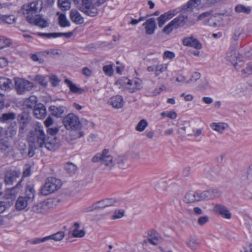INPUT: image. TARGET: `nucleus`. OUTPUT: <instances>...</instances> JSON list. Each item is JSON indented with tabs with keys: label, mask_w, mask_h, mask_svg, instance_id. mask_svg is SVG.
Here are the masks:
<instances>
[{
	"label": "nucleus",
	"mask_w": 252,
	"mask_h": 252,
	"mask_svg": "<svg viewBox=\"0 0 252 252\" xmlns=\"http://www.w3.org/2000/svg\"><path fill=\"white\" fill-rule=\"evenodd\" d=\"M43 126L37 123L28 133L27 139L29 146L34 149H38L39 145L43 143L45 136Z\"/></svg>",
	"instance_id": "nucleus-1"
},
{
	"label": "nucleus",
	"mask_w": 252,
	"mask_h": 252,
	"mask_svg": "<svg viewBox=\"0 0 252 252\" xmlns=\"http://www.w3.org/2000/svg\"><path fill=\"white\" fill-rule=\"evenodd\" d=\"M62 186V181L54 177L48 178L43 186L40 188L39 194L49 195L59 190Z\"/></svg>",
	"instance_id": "nucleus-2"
},
{
	"label": "nucleus",
	"mask_w": 252,
	"mask_h": 252,
	"mask_svg": "<svg viewBox=\"0 0 252 252\" xmlns=\"http://www.w3.org/2000/svg\"><path fill=\"white\" fill-rule=\"evenodd\" d=\"M92 161L93 162H100L106 167L111 168L115 166L114 158L108 149H104L101 153H97L94 156Z\"/></svg>",
	"instance_id": "nucleus-3"
},
{
	"label": "nucleus",
	"mask_w": 252,
	"mask_h": 252,
	"mask_svg": "<svg viewBox=\"0 0 252 252\" xmlns=\"http://www.w3.org/2000/svg\"><path fill=\"white\" fill-rule=\"evenodd\" d=\"M188 21V17L187 15H179L164 27L162 32L166 34H169L173 29H177L186 25Z\"/></svg>",
	"instance_id": "nucleus-4"
},
{
	"label": "nucleus",
	"mask_w": 252,
	"mask_h": 252,
	"mask_svg": "<svg viewBox=\"0 0 252 252\" xmlns=\"http://www.w3.org/2000/svg\"><path fill=\"white\" fill-rule=\"evenodd\" d=\"M63 124L67 129L76 130L82 127V124L78 116L70 113L64 117Z\"/></svg>",
	"instance_id": "nucleus-5"
},
{
	"label": "nucleus",
	"mask_w": 252,
	"mask_h": 252,
	"mask_svg": "<svg viewBox=\"0 0 252 252\" xmlns=\"http://www.w3.org/2000/svg\"><path fill=\"white\" fill-rule=\"evenodd\" d=\"M118 82L121 84L122 86H124L131 93L136 92L142 87V81L139 78L120 80Z\"/></svg>",
	"instance_id": "nucleus-6"
},
{
	"label": "nucleus",
	"mask_w": 252,
	"mask_h": 252,
	"mask_svg": "<svg viewBox=\"0 0 252 252\" xmlns=\"http://www.w3.org/2000/svg\"><path fill=\"white\" fill-rule=\"evenodd\" d=\"M60 147V141L56 136H49L45 133L43 143L39 145L38 149L45 148L46 149L55 151Z\"/></svg>",
	"instance_id": "nucleus-7"
},
{
	"label": "nucleus",
	"mask_w": 252,
	"mask_h": 252,
	"mask_svg": "<svg viewBox=\"0 0 252 252\" xmlns=\"http://www.w3.org/2000/svg\"><path fill=\"white\" fill-rule=\"evenodd\" d=\"M15 88L18 94H22L26 91H31L33 87V84L28 80L22 78L14 79Z\"/></svg>",
	"instance_id": "nucleus-8"
},
{
	"label": "nucleus",
	"mask_w": 252,
	"mask_h": 252,
	"mask_svg": "<svg viewBox=\"0 0 252 252\" xmlns=\"http://www.w3.org/2000/svg\"><path fill=\"white\" fill-rule=\"evenodd\" d=\"M97 6L93 4L87 0H82L79 9L86 15L94 17L98 13Z\"/></svg>",
	"instance_id": "nucleus-9"
},
{
	"label": "nucleus",
	"mask_w": 252,
	"mask_h": 252,
	"mask_svg": "<svg viewBox=\"0 0 252 252\" xmlns=\"http://www.w3.org/2000/svg\"><path fill=\"white\" fill-rule=\"evenodd\" d=\"M49 205L50 202L48 200L36 202L32 207L31 210L37 214L45 215L50 209Z\"/></svg>",
	"instance_id": "nucleus-10"
},
{
	"label": "nucleus",
	"mask_w": 252,
	"mask_h": 252,
	"mask_svg": "<svg viewBox=\"0 0 252 252\" xmlns=\"http://www.w3.org/2000/svg\"><path fill=\"white\" fill-rule=\"evenodd\" d=\"M41 3L39 4L38 1H34L26 6L24 14L26 16L27 21H28V16L30 17L33 18L36 15V13L40 11L41 9Z\"/></svg>",
	"instance_id": "nucleus-11"
},
{
	"label": "nucleus",
	"mask_w": 252,
	"mask_h": 252,
	"mask_svg": "<svg viewBox=\"0 0 252 252\" xmlns=\"http://www.w3.org/2000/svg\"><path fill=\"white\" fill-rule=\"evenodd\" d=\"M213 211L217 215L226 220H230L232 217V214L227 207L221 204H216L213 208Z\"/></svg>",
	"instance_id": "nucleus-12"
},
{
	"label": "nucleus",
	"mask_w": 252,
	"mask_h": 252,
	"mask_svg": "<svg viewBox=\"0 0 252 252\" xmlns=\"http://www.w3.org/2000/svg\"><path fill=\"white\" fill-rule=\"evenodd\" d=\"M27 22L31 24L37 26L42 28L49 26L48 20L40 15H35V16L33 18L30 17L29 16H28Z\"/></svg>",
	"instance_id": "nucleus-13"
},
{
	"label": "nucleus",
	"mask_w": 252,
	"mask_h": 252,
	"mask_svg": "<svg viewBox=\"0 0 252 252\" xmlns=\"http://www.w3.org/2000/svg\"><path fill=\"white\" fill-rule=\"evenodd\" d=\"M20 176V172L15 170L7 171L4 177V181L6 185H11L13 182Z\"/></svg>",
	"instance_id": "nucleus-14"
},
{
	"label": "nucleus",
	"mask_w": 252,
	"mask_h": 252,
	"mask_svg": "<svg viewBox=\"0 0 252 252\" xmlns=\"http://www.w3.org/2000/svg\"><path fill=\"white\" fill-rule=\"evenodd\" d=\"M177 14V11L176 10H171L161 15L158 19V26L162 27L166 21L172 18Z\"/></svg>",
	"instance_id": "nucleus-15"
},
{
	"label": "nucleus",
	"mask_w": 252,
	"mask_h": 252,
	"mask_svg": "<svg viewBox=\"0 0 252 252\" xmlns=\"http://www.w3.org/2000/svg\"><path fill=\"white\" fill-rule=\"evenodd\" d=\"M182 43L184 46L193 47L196 49H200L202 47L201 44L193 36L184 38Z\"/></svg>",
	"instance_id": "nucleus-16"
},
{
	"label": "nucleus",
	"mask_w": 252,
	"mask_h": 252,
	"mask_svg": "<svg viewBox=\"0 0 252 252\" xmlns=\"http://www.w3.org/2000/svg\"><path fill=\"white\" fill-rule=\"evenodd\" d=\"M145 29V32L149 35L153 34L155 33L157 26L154 18H150L143 24Z\"/></svg>",
	"instance_id": "nucleus-17"
},
{
	"label": "nucleus",
	"mask_w": 252,
	"mask_h": 252,
	"mask_svg": "<svg viewBox=\"0 0 252 252\" xmlns=\"http://www.w3.org/2000/svg\"><path fill=\"white\" fill-rule=\"evenodd\" d=\"M70 20L75 24L81 25L84 23V18L80 13L75 9H72L69 12Z\"/></svg>",
	"instance_id": "nucleus-18"
},
{
	"label": "nucleus",
	"mask_w": 252,
	"mask_h": 252,
	"mask_svg": "<svg viewBox=\"0 0 252 252\" xmlns=\"http://www.w3.org/2000/svg\"><path fill=\"white\" fill-rule=\"evenodd\" d=\"M110 201L108 199L101 200L100 201H98L92 205L91 206L87 207L85 209L84 211L85 212H89L91 211H93L95 210L100 209L103 208L105 207L108 206L110 205L109 203Z\"/></svg>",
	"instance_id": "nucleus-19"
},
{
	"label": "nucleus",
	"mask_w": 252,
	"mask_h": 252,
	"mask_svg": "<svg viewBox=\"0 0 252 252\" xmlns=\"http://www.w3.org/2000/svg\"><path fill=\"white\" fill-rule=\"evenodd\" d=\"M34 116L37 119H43L46 115L45 106L42 103H38L33 109Z\"/></svg>",
	"instance_id": "nucleus-20"
},
{
	"label": "nucleus",
	"mask_w": 252,
	"mask_h": 252,
	"mask_svg": "<svg viewBox=\"0 0 252 252\" xmlns=\"http://www.w3.org/2000/svg\"><path fill=\"white\" fill-rule=\"evenodd\" d=\"M210 126L213 130L220 134L223 133L229 127L228 125L224 122H214L210 124Z\"/></svg>",
	"instance_id": "nucleus-21"
},
{
	"label": "nucleus",
	"mask_w": 252,
	"mask_h": 252,
	"mask_svg": "<svg viewBox=\"0 0 252 252\" xmlns=\"http://www.w3.org/2000/svg\"><path fill=\"white\" fill-rule=\"evenodd\" d=\"M124 101L121 95H116L110 98L108 101V104L111 105L113 108L119 109L124 105Z\"/></svg>",
	"instance_id": "nucleus-22"
},
{
	"label": "nucleus",
	"mask_w": 252,
	"mask_h": 252,
	"mask_svg": "<svg viewBox=\"0 0 252 252\" xmlns=\"http://www.w3.org/2000/svg\"><path fill=\"white\" fill-rule=\"evenodd\" d=\"M222 16L223 15L222 14H211L209 19H208L207 25L213 27H217L220 26L223 20Z\"/></svg>",
	"instance_id": "nucleus-23"
},
{
	"label": "nucleus",
	"mask_w": 252,
	"mask_h": 252,
	"mask_svg": "<svg viewBox=\"0 0 252 252\" xmlns=\"http://www.w3.org/2000/svg\"><path fill=\"white\" fill-rule=\"evenodd\" d=\"M200 200L199 194L192 191L187 192L184 198V201L187 204L192 203Z\"/></svg>",
	"instance_id": "nucleus-24"
},
{
	"label": "nucleus",
	"mask_w": 252,
	"mask_h": 252,
	"mask_svg": "<svg viewBox=\"0 0 252 252\" xmlns=\"http://www.w3.org/2000/svg\"><path fill=\"white\" fill-rule=\"evenodd\" d=\"M30 202L27 197L23 196H20L18 197L15 202V209L18 211L24 210L28 205Z\"/></svg>",
	"instance_id": "nucleus-25"
},
{
	"label": "nucleus",
	"mask_w": 252,
	"mask_h": 252,
	"mask_svg": "<svg viewBox=\"0 0 252 252\" xmlns=\"http://www.w3.org/2000/svg\"><path fill=\"white\" fill-rule=\"evenodd\" d=\"M21 182L22 180L17 184V185L15 187H13L10 189H6L5 191L4 198L6 199H8L14 197L15 195L19 192V191L17 190V189L21 187Z\"/></svg>",
	"instance_id": "nucleus-26"
},
{
	"label": "nucleus",
	"mask_w": 252,
	"mask_h": 252,
	"mask_svg": "<svg viewBox=\"0 0 252 252\" xmlns=\"http://www.w3.org/2000/svg\"><path fill=\"white\" fill-rule=\"evenodd\" d=\"M226 58L234 66H236L238 62L240 61L239 54L236 50H232L227 52Z\"/></svg>",
	"instance_id": "nucleus-27"
},
{
	"label": "nucleus",
	"mask_w": 252,
	"mask_h": 252,
	"mask_svg": "<svg viewBox=\"0 0 252 252\" xmlns=\"http://www.w3.org/2000/svg\"><path fill=\"white\" fill-rule=\"evenodd\" d=\"M64 83L69 87L70 91L74 94H83L85 92L83 89L77 87L67 79H65Z\"/></svg>",
	"instance_id": "nucleus-28"
},
{
	"label": "nucleus",
	"mask_w": 252,
	"mask_h": 252,
	"mask_svg": "<svg viewBox=\"0 0 252 252\" xmlns=\"http://www.w3.org/2000/svg\"><path fill=\"white\" fill-rule=\"evenodd\" d=\"M12 81L6 77H0V90L5 91L11 89Z\"/></svg>",
	"instance_id": "nucleus-29"
},
{
	"label": "nucleus",
	"mask_w": 252,
	"mask_h": 252,
	"mask_svg": "<svg viewBox=\"0 0 252 252\" xmlns=\"http://www.w3.org/2000/svg\"><path fill=\"white\" fill-rule=\"evenodd\" d=\"M64 109L65 108L62 106L57 107L53 105L49 107V110L51 112L52 115L57 117H59L61 116L63 113Z\"/></svg>",
	"instance_id": "nucleus-30"
},
{
	"label": "nucleus",
	"mask_w": 252,
	"mask_h": 252,
	"mask_svg": "<svg viewBox=\"0 0 252 252\" xmlns=\"http://www.w3.org/2000/svg\"><path fill=\"white\" fill-rule=\"evenodd\" d=\"M201 4V0H189L184 6V8L187 11H192L197 8Z\"/></svg>",
	"instance_id": "nucleus-31"
},
{
	"label": "nucleus",
	"mask_w": 252,
	"mask_h": 252,
	"mask_svg": "<svg viewBox=\"0 0 252 252\" xmlns=\"http://www.w3.org/2000/svg\"><path fill=\"white\" fill-rule=\"evenodd\" d=\"M79 224L75 223L73 225V229L72 231V235L74 237L81 238L85 234V232L83 229H79Z\"/></svg>",
	"instance_id": "nucleus-32"
},
{
	"label": "nucleus",
	"mask_w": 252,
	"mask_h": 252,
	"mask_svg": "<svg viewBox=\"0 0 252 252\" xmlns=\"http://www.w3.org/2000/svg\"><path fill=\"white\" fill-rule=\"evenodd\" d=\"M115 164H117L121 168H126L127 165L126 164V158L123 156H118L115 159Z\"/></svg>",
	"instance_id": "nucleus-33"
},
{
	"label": "nucleus",
	"mask_w": 252,
	"mask_h": 252,
	"mask_svg": "<svg viewBox=\"0 0 252 252\" xmlns=\"http://www.w3.org/2000/svg\"><path fill=\"white\" fill-rule=\"evenodd\" d=\"M37 102V97L34 95H32L24 101V105L28 108H32L37 104H36Z\"/></svg>",
	"instance_id": "nucleus-34"
},
{
	"label": "nucleus",
	"mask_w": 252,
	"mask_h": 252,
	"mask_svg": "<svg viewBox=\"0 0 252 252\" xmlns=\"http://www.w3.org/2000/svg\"><path fill=\"white\" fill-rule=\"evenodd\" d=\"M57 15H59V23L61 27H66L70 26V23L67 19L64 14H61L59 12H58Z\"/></svg>",
	"instance_id": "nucleus-35"
},
{
	"label": "nucleus",
	"mask_w": 252,
	"mask_h": 252,
	"mask_svg": "<svg viewBox=\"0 0 252 252\" xmlns=\"http://www.w3.org/2000/svg\"><path fill=\"white\" fill-rule=\"evenodd\" d=\"M35 191L33 187L27 186L26 189V197L29 201H32L35 197Z\"/></svg>",
	"instance_id": "nucleus-36"
},
{
	"label": "nucleus",
	"mask_w": 252,
	"mask_h": 252,
	"mask_svg": "<svg viewBox=\"0 0 252 252\" xmlns=\"http://www.w3.org/2000/svg\"><path fill=\"white\" fill-rule=\"evenodd\" d=\"M168 64L166 63H158L156 65L155 76L158 77L161 73L167 70Z\"/></svg>",
	"instance_id": "nucleus-37"
},
{
	"label": "nucleus",
	"mask_w": 252,
	"mask_h": 252,
	"mask_svg": "<svg viewBox=\"0 0 252 252\" xmlns=\"http://www.w3.org/2000/svg\"><path fill=\"white\" fill-rule=\"evenodd\" d=\"M168 182L166 181H161L158 182L155 185V189L159 191L162 192L167 190Z\"/></svg>",
	"instance_id": "nucleus-38"
},
{
	"label": "nucleus",
	"mask_w": 252,
	"mask_h": 252,
	"mask_svg": "<svg viewBox=\"0 0 252 252\" xmlns=\"http://www.w3.org/2000/svg\"><path fill=\"white\" fill-rule=\"evenodd\" d=\"M64 233L63 231H59L55 234L47 237V240L49 239L54 240L55 241H60L64 237Z\"/></svg>",
	"instance_id": "nucleus-39"
},
{
	"label": "nucleus",
	"mask_w": 252,
	"mask_h": 252,
	"mask_svg": "<svg viewBox=\"0 0 252 252\" xmlns=\"http://www.w3.org/2000/svg\"><path fill=\"white\" fill-rule=\"evenodd\" d=\"M210 15L211 13L209 11L202 13L197 17L196 21H202L204 24L207 25Z\"/></svg>",
	"instance_id": "nucleus-40"
},
{
	"label": "nucleus",
	"mask_w": 252,
	"mask_h": 252,
	"mask_svg": "<svg viewBox=\"0 0 252 252\" xmlns=\"http://www.w3.org/2000/svg\"><path fill=\"white\" fill-rule=\"evenodd\" d=\"M148 123L145 119L141 120L137 124L135 129L139 132L143 131L148 126Z\"/></svg>",
	"instance_id": "nucleus-41"
},
{
	"label": "nucleus",
	"mask_w": 252,
	"mask_h": 252,
	"mask_svg": "<svg viewBox=\"0 0 252 252\" xmlns=\"http://www.w3.org/2000/svg\"><path fill=\"white\" fill-rule=\"evenodd\" d=\"M211 87L209 81L206 78L202 79L198 86V89L201 90H207Z\"/></svg>",
	"instance_id": "nucleus-42"
},
{
	"label": "nucleus",
	"mask_w": 252,
	"mask_h": 252,
	"mask_svg": "<svg viewBox=\"0 0 252 252\" xmlns=\"http://www.w3.org/2000/svg\"><path fill=\"white\" fill-rule=\"evenodd\" d=\"M32 80L37 82L40 85L43 87H46L47 85V82L46 81L45 76L41 75H36Z\"/></svg>",
	"instance_id": "nucleus-43"
},
{
	"label": "nucleus",
	"mask_w": 252,
	"mask_h": 252,
	"mask_svg": "<svg viewBox=\"0 0 252 252\" xmlns=\"http://www.w3.org/2000/svg\"><path fill=\"white\" fill-rule=\"evenodd\" d=\"M235 11L238 13L249 14L251 11V9L249 6L246 7L243 5L240 4L236 6Z\"/></svg>",
	"instance_id": "nucleus-44"
},
{
	"label": "nucleus",
	"mask_w": 252,
	"mask_h": 252,
	"mask_svg": "<svg viewBox=\"0 0 252 252\" xmlns=\"http://www.w3.org/2000/svg\"><path fill=\"white\" fill-rule=\"evenodd\" d=\"M199 244L198 240L195 237L190 238L187 243L188 247L192 250L196 249Z\"/></svg>",
	"instance_id": "nucleus-45"
},
{
	"label": "nucleus",
	"mask_w": 252,
	"mask_h": 252,
	"mask_svg": "<svg viewBox=\"0 0 252 252\" xmlns=\"http://www.w3.org/2000/svg\"><path fill=\"white\" fill-rule=\"evenodd\" d=\"M59 6L63 10H67L70 7V3L68 0H58Z\"/></svg>",
	"instance_id": "nucleus-46"
},
{
	"label": "nucleus",
	"mask_w": 252,
	"mask_h": 252,
	"mask_svg": "<svg viewBox=\"0 0 252 252\" xmlns=\"http://www.w3.org/2000/svg\"><path fill=\"white\" fill-rule=\"evenodd\" d=\"M0 19L5 23L12 24L15 22L16 18L13 15H3L0 17Z\"/></svg>",
	"instance_id": "nucleus-47"
},
{
	"label": "nucleus",
	"mask_w": 252,
	"mask_h": 252,
	"mask_svg": "<svg viewBox=\"0 0 252 252\" xmlns=\"http://www.w3.org/2000/svg\"><path fill=\"white\" fill-rule=\"evenodd\" d=\"M11 44V41L10 39L4 38L3 37H0V49L9 47Z\"/></svg>",
	"instance_id": "nucleus-48"
},
{
	"label": "nucleus",
	"mask_w": 252,
	"mask_h": 252,
	"mask_svg": "<svg viewBox=\"0 0 252 252\" xmlns=\"http://www.w3.org/2000/svg\"><path fill=\"white\" fill-rule=\"evenodd\" d=\"M125 211L123 209L116 210L111 216V219L112 220L121 219L125 216Z\"/></svg>",
	"instance_id": "nucleus-49"
},
{
	"label": "nucleus",
	"mask_w": 252,
	"mask_h": 252,
	"mask_svg": "<svg viewBox=\"0 0 252 252\" xmlns=\"http://www.w3.org/2000/svg\"><path fill=\"white\" fill-rule=\"evenodd\" d=\"M65 168L67 172L69 174H73L77 170L76 166L72 163H66Z\"/></svg>",
	"instance_id": "nucleus-50"
},
{
	"label": "nucleus",
	"mask_w": 252,
	"mask_h": 252,
	"mask_svg": "<svg viewBox=\"0 0 252 252\" xmlns=\"http://www.w3.org/2000/svg\"><path fill=\"white\" fill-rule=\"evenodd\" d=\"M162 117H168L171 119H175L177 118V113L174 111L163 112L161 113Z\"/></svg>",
	"instance_id": "nucleus-51"
},
{
	"label": "nucleus",
	"mask_w": 252,
	"mask_h": 252,
	"mask_svg": "<svg viewBox=\"0 0 252 252\" xmlns=\"http://www.w3.org/2000/svg\"><path fill=\"white\" fill-rule=\"evenodd\" d=\"M200 200L212 199L210 189L204 191L201 194H199Z\"/></svg>",
	"instance_id": "nucleus-52"
},
{
	"label": "nucleus",
	"mask_w": 252,
	"mask_h": 252,
	"mask_svg": "<svg viewBox=\"0 0 252 252\" xmlns=\"http://www.w3.org/2000/svg\"><path fill=\"white\" fill-rule=\"evenodd\" d=\"M243 33V29L241 27H238L235 30L233 33V39L236 41L237 40L239 36Z\"/></svg>",
	"instance_id": "nucleus-53"
},
{
	"label": "nucleus",
	"mask_w": 252,
	"mask_h": 252,
	"mask_svg": "<svg viewBox=\"0 0 252 252\" xmlns=\"http://www.w3.org/2000/svg\"><path fill=\"white\" fill-rule=\"evenodd\" d=\"M209 221V217L207 216L200 217L197 219V222L200 226H203Z\"/></svg>",
	"instance_id": "nucleus-54"
},
{
	"label": "nucleus",
	"mask_w": 252,
	"mask_h": 252,
	"mask_svg": "<svg viewBox=\"0 0 252 252\" xmlns=\"http://www.w3.org/2000/svg\"><path fill=\"white\" fill-rule=\"evenodd\" d=\"M59 128L57 127L47 128V132L49 136H55V135L59 132Z\"/></svg>",
	"instance_id": "nucleus-55"
},
{
	"label": "nucleus",
	"mask_w": 252,
	"mask_h": 252,
	"mask_svg": "<svg viewBox=\"0 0 252 252\" xmlns=\"http://www.w3.org/2000/svg\"><path fill=\"white\" fill-rule=\"evenodd\" d=\"M15 117V115L14 114L11 113H4L3 114L2 117L0 119V120L3 122L8 120H13L14 119Z\"/></svg>",
	"instance_id": "nucleus-56"
},
{
	"label": "nucleus",
	"mask_w": 252,
	"mask_h": 252,
	"mask_svg": "<svg viewBox=\"0 0 252 252\" xmlns=\"http://www.w3.org/2000/svg\"><path fill=\"white\" fill-rule=\"evenodd\" d=\"M103 70L105 74L108 76H111L113 72L112 66L111 65L104 66L103 67Z\"/></svg>",
	"instance_id": "nucleus-57"
},
{
	"label": "nucleus",
	"mask_w": 252,
	"mask_h": 252,
	"mask_svg": "<svg viewBox=\"0 0 252 252\" xmlns=\"http://www.w3.org/2000/svg\"><path fill=\"white\" fill-rule=\"evenodd\" d=\"M82 73L87 77H91L93 74V71L88 67H85L82 69Z\"/></svg>",
	"instance_id": "nucleus-58"
},
{
	"label": "nucleus",
	"mask_w": 252,
	"mask_h": 252,
	"mask_svg": "<svg viewBox=\"0 0 252 252\" xmlns=\"http://www.w3.org/2000/svg\"><path fill=\"white\" fill-rule=\"evenodd\" d=\"M37 35L40 36L44 37L47 38H56L58 37L57 33H41L38 32L37 33Z\"/></svg>",
	"instance_id": "nucleus-59"
},
{
	"label": "nucleus",
	"mask_w": 252,
	"mask_h": 252,
	"mask_svg": "<svg viewBox=\"0 0 252 252\" xmlns=\"http://www.w3.org/2000/svg\"><path fill=\"white\" fill-rule=\"evenodd\" d=\"M175 57L174 53L171 51H165L163 54V59L172 60Z\"/></svg>",
	"instance_id": "nucleus-60"
},
{
	"label": "nucleus",
	"mask_w": 252,
	"mask_h": 252,
	"mask_svg": "<svg viewBox=\"0 0 252 252\" xmlns=\"http://www.w3.org/2000/svg\"><path fill=\"white\" fill-rule=\"evenodd\" d=\"M50 81L52 86H57L60 82L59 79L56 76L52 75L50 76Z\"/></svg>",
	"instance_id": "nucleus-61"
},
{
	"label": "nucleus",
	"mask_w": 252,
	"mask_h": 252,
	"mask_svg": "<svg viewBox=\"0 0 252 252\" xmlns=\"http://www.w3.org/2000/svg\"><path fill=\"white\" fill-rule=\"evenodd\" d=\"M166 90V87L164 85H162L159 88L155 89L153 94L154 95H157L159 94L162 91H165Z\"/></svg>",
	"instance_id": "nucleus-62"
},
{
	"label": "nucleus",
	"mask_w": 252,
	"mask_h": 252,
	"mask_svg": "<svg viewBox=\"0 0 252 252\" xmlns=\"http://www.w3.org/2000/svg\"><path fill=\"white\" fill-rule=\"evenodd\" d=\"M200 77V74L198 72H195L192 74L189 80H188V81H189V83H190L191 82H195L198 79H199Z\"/></svg>",
	"instance_id": "nucleus-63"
},
{
	"label": "nucleus",
	"mask_w": 252,
	"mask_h": 252,
	"mask_svg": "<svg viewBox=\"0 0 252 252\" xmlns=\"http://www.w3.org/2000/svg\"><path fill=\"white\" fill-rule=\"evenodd\" d=\"M246 177L248 180L252 181V164L248 169Z\"/></svg>",
	"instance_id": "nucleus-64"
}]
</instances>
